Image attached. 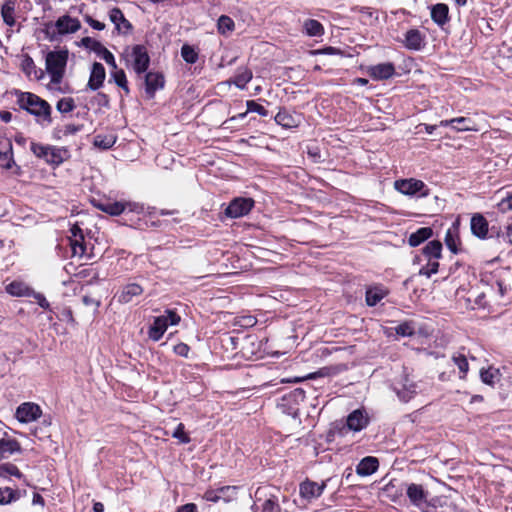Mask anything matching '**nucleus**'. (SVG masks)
Returning <instances> with one entry per match:
<instances>
[{
    "mask_svg": "<svg viewBox=\"0 0 512 512\" xmlns=\"http://www.w3.org/2000/svg\"><path fill=\"white\" fill-rule=\"evenodd\" d=\"M133 69L137 75L145 73L150 65V56L146 46L137 44L132 47Z\"/></svg>",
    "mask_w": 512,
    "mask_h": 512,
    "instance_id": "0eeeda50",
    "label": "nucleus"
},
{
    "mask_svg": "<svg viewBox=\"0 0 512 512\" xmlns=\"http://www.w3.org/2000/svg\"><path fill=\"white\" fill-rule=\"evenodd\" d=\"M427 259H439L442 256V243L439 240H432L422 249Z\"/></svg>",
    "mask_w": 512,
    "mask_h": 512,
    "instance_id": "2f4dec72",
    "label": "nucleus"
},
{
    "mask_svg": "<svg viewBox=\"0 0 512 512\" xmlns=\"http://www.w3.org/2000/svg\"><path fill=\"white\" fill-rule=\"evenodd\" d=\"M173 351L176 355L187 358L190 347L186 343L181 342L174 346Z\"/></svg>",
    "mask_w": 512,
    "mask_h": 512,
    "instance_id": "69168bd1",
    "label": "nucleus"
},
{
    "mask_svg": "<svg viewBox=\"0 0 512 512\" xmlns=\"http://www.w3.org/2000/svg\"><path fill=\"white\" fill-rule=\"evenodd\" d=\"M30 297H33L41 308L45 310L50 309V304L42 293L33 290V293Z\"/></svg>",
    "mask_w": 512,
    "mask_h": 512,
    "instance_id": "e2e57ef3",
    "label": "nucleus"
},
{
    "mask_svg": "<svg viewBox=\"0 0 512 512\" xmlns=\"http://www.w3.org/2000/svg\"><path fill=\"white\" fill-rule=\"evenodd\" d=\"M112 77H113L116 85L118 87L122 88L126 94H129L130 89L128 87V82H127V78H126V74H125L124 70H122V69L117 70L116 72H114L112 74Z\"/></svg>",
    "mask_w": 512,
    "mask_h": 512,
    "instance_id": "09e8293b",
    "label": "nucleus"
},
{
    "mask_svg": "<svg viewBox=\"0 0 512 512\" xmlns=\"http://www.w3.org/2000/svg\"><path fill=\"white\" fill-rule=\"evenodd\" d=\"M248 113H249V112H247V110H246V111H245V112H243V113H239V114H237V115H235V116H232V117H230V118L226 119V120L222 123L221 127H222L223 129H233V127L230 125V124H231V122H236V121H237V120H239V119H244V118L247 116V114H248Z\"/></svg>",
    "mask_w": 512,
    "mask_h": 512,
    "instance_id": "0e129e2a",
    "label": "nucleus"
},
{
    "mask_svg": "<svg viewBox=\"0 0 512 512\" xmlns=\"http://www.w3.org/2000/svg\"><path fill=\"white\" fill-rule=\"evenodd\" d=\"M470 228L475 237L485 239L488 234V221L483 215L474 214L471 218Z\"/></svg>",
    "mask_w": 512,
    "mask_h": 512,
    "instance_id": "6ab92c4d",
    "label": "nucleus"
},
{
    "mask_svg": "<svg viewBox=\"0 0 512 512\" xmlns=\"http://www.w3.org/2000/svg\"><path fill=\"white\" fill-rule=\"evenodd\" d=\"M143 293V288L137 283H129L125 285L118 294V302L126 304L133 300L134 297Z\"/></svg>",
    "mask_w": 512,
    "mask_h": 512,
    "instance_id": "5701e85b",
    "label": "nucleus"
},
{
    "mask_svg": "<svg viewBox=\"0 0 512 512\" xmlns=\"http://www.w3.org/2000/svg\"><path fill=\"white\" fill-rule=\"evenodd\" d=\"M237 490L238 487L236 486H222L218 488L219 494L222 495L221 499H224L225 501H230L235 498Z\"/></svg>",
    "mask_w": 512,
    "mask_h": 512,
    "instance_id": "5fc2aeb1",
    "label": "nucleus"
},
{
    "mask_svg": "<svg viewBox=\"0 0 512 512\" xmlns=\"http://www.w3.org/2000/svg\"><path fill=\"white\" fill-rule=\"evenodd\" d=\"M433 235L431 227H421L417 231L413 232L408 238V244L411 247H417Z\"/></svg>",
    "mask_w": 512,
    "mask_h": 512,
    "instance_id": "c756f323",
    "label": "nucleus"
},
{
    "mask_svg": "<svg viewBox=\"0 0 512 512\" xmlns=\"http://www.w3.org/2000/svg\"><path fill=\"white\" fill-rule=\"evenodd\" d=\"M437 260L438 259H428L426 266H423L420 269L419 274L424 275L427 278H430L433 274H436L439 269V262Z\"/></svg>",
    "mask_w": 512,
    "mask_h": 512,
    "instance_id": "de8ad7c7",
    "label": "nucleus"
},
{
    "mask_svg": "<svg viewBox=\"0 0 512 512\" xmlns=\"http://www.w3.org/2000/svg\"><path fill=\"white\" fill-rule=\"evenodd\" d=\"M167 328L168 325L164 317H155L153 323L149 327L148 336L153 341H159L164 335Z\"/></svg>",
    "mask_w": 512,
    "mask_h": 512,
    "instance_id": "a878e982",
    "label": "nucleus"
},
{
    "mask_svg": "<svg viewBox=\"0 0 512 512\" xmlns=\"http://www.w3.org/2000/svg\"><path fill=\"white\" fill-rule=\"evenodd\" d=\"M439 125L442 127L451 126L459 132L476 130L474 128V121L469 117H457L449 120H442Z\"/></svg>",
    "mask_w": 512,
    "mask_h": 512,
    "instance_id": "f3484780",
    "label": "nucleus"
},
{
    "mask_svg": "<svg viewBox=\"0 0 512 512\" xmlns=\"http://www.w3.org/2000/svg\"><path fill=\"white\" fill-rule=\"evenodd\" d=\"M109 19L115 25L118 34L128 35L133 31V25L127 20L118 7H114L109 11Z\"/></svg>",
    "mask_w": 512,
    "mask_h": 512,
    "instance_id": "9d476101",
    "label": "nucleus"
},
{
    "mask_svg": "<svg viewBox=\"0 0 512 512\" xmlns=\"http://www.w3.org/2000/svg\"><path fill=\"white\" fill-rule=\"evenodd\" d=\"M30 149L36 157L42 158L46 161L49 156V151L51 149V146L43 145V144L36 143V142H31Z\"/></svg>",
    "mask_w": 512,
    "mask_h": 512,
    "instance_id": "49530a36",
    "label": "nucleus"
},
{
    "mask_svg": "<svg viewBox=\"0 0 512 512\" xmlns=\"http://www.w3.org/2000/svg\"><path fill=\"white\" fill-rule=\"evenodd\" d=\"M70 245L73 256H83L86 251L84 242V235H80V238L70 239Z\"/></svg>",
    "mask_w": 512,
    "mask_h": 512,
    "instance_id": "a18cd8bd",
    "label": "nucleus"
},
{
    "mask_svg": "<svg viewBox=\"0 0 512 512\" xmlns=\"http://www.w3.org/2000/svg\"><path fill=\"white\" fill-rule=\"evenodd\" d=\"M21 498L20 489L10 487H0V505H8Z\"/></svg>",
    "mask_w": 512,
    "mask_h": 512,
    "instance_id": "473e14b6",
    "label": "nucleus"
},
{
    "mask_svg": "<svg viewBox=\"0 0 512 512\" xmlns=\"http://www.w3.org/2000/svg\"><path fill=\"white\" fill-rule=\"evenodd\" d=\"M253 77L252 71L248 67H239L231 82L239 89L243 90Z\"/></svg>",
    "mask_w": 512,
    "mask_h": 512,
    "instance_id": "c85d7f7f",
    "label": "nucleus"
},
{
    "mask_svg": "<svg viewBox=\"0 0 512 512\" xmlns=\"http://www.w3.org/2000/svg\"><path fill=\"white\" fill-rule=\"evenodd\" d=\"M20 69L28 78L33 77L36 80H41L45 76L44 71L36 67L34 60L29 54L21 55Z\"/></svg>",
    "mask_w": 512,
    "mask_h": 512,
    "instance_id": "4468645a",
    "label": "nucleus"
},
{
    "mask_svg": "<svg viewBox=\"0 0 512 512\" xmlns=\"http://www.w3.org/2000/svg\"><path fill=\"white\" fill-rule=\"evenodd\" d=\"M368 74L374 80L381 81L391 78L395 74L394 64L391 62L370 66Z\"/></svg>",
    "mask_w": 512,
    "mask_h": 512,
    "instance_id": "f8f14e48",
    "label": "nucleus"
},
{
    "mask_svg": "<svg viewBox=\"0 0 512 512\" xmlns=\"http://www.w3.org/2000/svg\"><path fill=\"white\" fill-rule=\"evenodd\" d=\"M10 476H14L18 479L25 478L23 473L13 463L7 462L0 464V478L8 479Z\"/></svg>",
    "mask_w": 512,
    "mask_h": 512,
    "instance_id": "f704fd0d",
    "label": "nucleus"
},
{
    "mask_svg": "<svg viewBox=\"0 0 512 512\" xmlns=\"http://www.w3.org/2000/svg\"><path fill=\"white\" fill-rule=\"evenodd\" d=\"M15 1L6 0L1 7V16L3 18V22L12 27L15 25Z\"/></svg>",
    "mask_w": 512,
    "mask_h": 512,
    "instance_id": "7c9ffc66",
    "label": "nucleus"
},
{
    "mask_svg": "<svg viewBox=\"0 0 512 512\" xmlns=\"http://www.w3.org/2000/svg\"><path fill=\"white\" fill-rule=\"evenodd\" d=\"M280 510L278 499L275 496H271L266 499L262 504L261 512H278Z\"/></svg>",
    "mask_w": 512,
    "mask_h": 512,
    "instance_id": "864d4df0",
    "label": "nucleus"
},
{
    "mask_svg": "<svg viewBox=\"0 0 512 512\" xmlns=\"http://www.w3.org/2000/svg\"><path fill=\"white\" fill-rule=\"evenodd\" d=\"M20 443L13 438H1L0 439V460L8 458L14 453L21 452Z\"/></svg>",
    "mask_w": 512,
    "mask_h": 512,
    "instance_id": "b1692460",
    "label": "nucleus"
},
{
    "mask_svg": "<svg viewBox=\"0 0 512 512\" xmlns=\"http://www.w3.org/2000/svg\"><path fill=\"white\" fill-rule=\"evenodd\" d=\"M500 375L499 370L489 367L487 369L482 368L480 370V378L484 384L493 386L495 384V379Z\"/></svg>",
    "mask_w": 512,
    "mask_h": 512,
    "instance_id": "58836bf2",
    "label": "nucleus"
},
{
    "mask_svg": "<svg viewBox=\"0 0 512 512\" xmlns=\"http://www.w3.org/2000/svg\"><path fill=\"white\" fill-rule=\"evenodd\" d=\"M291 400L294 403L303 402L305 399V391L301 388H296L293 391H291L288 395H285L283 397V400Z\"/></svg>",
    "mask_w": 512,
    "mask_h": 512,
    "instance_id": "6e6d98bb",
    "label": "nucleus"
},
{
    "mask_svg": "<svg viewBox=\"0 0 512 512\" xmlns=\"http://www.w3.org/2000/svg\"><path fill=\"white\" fill-rule=\"evenodd\" d=\"M431 19L440 27H443L450 20L449 7L444 3H437L431 7Z\"/></svg>",
    "mask_w": 512,
    "mask_h": 512,
    "instance_id": "4be33fe9",
    "label": "nucleus"
},
{
    "mask_svg": "<svg viewBox=\"0 0 512 512\" xmlns=\"http://www.w3.org/2000/svg\"><path fill=\"white\" fill-rule=\"evenodd\" d=\"M83 128H84L83 124H78V125L67 124L64 126L63 130H60L59 132H62L63 136H69V135H74V134L82 131Z\"/></svg>",
    "mask_w": 512,
    "mask_h": 512,
    "instance_id": "052dcab7",
    "label": "nucleus"
},
{
    "mask_svg": "<svg viewBox=\"0 0 512 512\" xmlns=\"http://www.w3.org/2000/svg\"><path fill=\"white\" fill-rule=\"evenodd\" d=\"M394 189L403 195L418 197H427L430 191L423 181L415 178L396 180Z\"/></svg>",
    "mask_w": 512,
    "mask_h": 512,
    "instance_id": "20e7f679",
    "label": "nucleus"
},
{
    "mask_svg": "<svg viewBox=\"0 0 512 512\" xmlns=\"http://www.w3.org/2000/svg\"><path fill=\"white\" fill-rule=\"evenodd\" d=\"M459 241V237L452 229H448L445 235L444 242L447 248L453 253L457 254L459 252L457 242Z\"/></svg>",
    "mask_w": 512,
    "mask_h": 512,
    "instance_id": "c03bdc74",
    "label": "nucleus"
},
{
    "mask_svg": "<svg viewBox=\"0 0 512 512\" xmlns=\"http://www.w3.org/2000/svg\"><path fill=\"white\" fill-rule=\"evenodd\" d=\"M13 163L11 142L9 140L0 141V165L6 169H10Z\"/></svg>",
    "mask_w": 512,
    "mask_h": 512,
    "instance_id": "bb28decb",
    "label": "nucleus"
},
{
    "mask_svg": "<svg viewBox=\"0 0 512 512\" xmlns=\"http://www.w3.org/2000/svg\"><path fill=\"white\" fill-rule=\"evenodd\" d=\"M314 55H343V52L336 47L327 46L317 50L312 51Z\"/></svg>",
    "mask_w": 512,
    "mask_h": 512,
    "instance_id": "4d7b16f0",
    "label": "nucleus"
},
{
    "mask_svg": "<svg viewBox=\"0 0 512 512\" xmlns=\"http://www.w3.org/2000/svg\"><path fill=\"white\" fill-rule=\"evenodd\" d=\"M234 27H235V24H234V21L232 20V18H230L229 16H226V15H222L219 17L218 22H217V28H218L219 33L227 34L231 31H233Z\"/></svg>",
    "mask_w": 512,
    "mask_h": 512,
    "instance_id": "79ce46f5",
    "label": "nucleus"
},
{
    "mask_svg": "<svg viewBox=\"0 0 512 512\" xmlns=\"http://www.w3.org/2000/svg\"><path fill=\"white\" fill-rule=\"evenodd\" d=\"M127 211V206L124 205V203L122 202H119V201H110V200H105V207H104V212L111 215V216H118L122 213H126Z\"/></svg>",
    "mask_w": 512,
    "mask_h": 512,
    "instance_id": "e433bc0d",
    "label": "nucleus"
},
{
    "mask_svg": "<svg viewBox=\"0 0 512 512\" xmlns=\"http://www.w3.org/2000/svg\"><path fill=\"white\" fill-rule=\"evenodd\" d=\"M247 112H255L260 116L266 117L269 115V111L254 100H248L246 102Z\"/></svg>",
    "mask_w": 512,
    "mask_h": 512,
    "instance_id": "603ef678",
    "label": "nucleus"
},
{
    "mask_svg": "<svg viewBox=\"0 0 512 512\" xmlns=\"http://www.w3.org/2000/svg\"><path fill=\"white\" fill-rule=\"evenodd\" d=\"M181 56L186 63L194 64L198 60V52L189 44H184L181 47Z\"/></svg>",
    "mask_w": 512,
    "mask_h": 512,
    "instance_id": "ea45409f",
    "label": "nucleus"
},
{
    "mask_svg": "<svg viewBox=\"0 0 512 512\" xmlns=\"http://www.w3.org/2000/svg\"><path fill=\"white\" fill-rule=\"evenodd\" d=\"M406 495L410 503L421 512H438L436 499L427 500L428 491L421 484L410 483L406 487Z\"/></svg>",
    "mask_w": 512,
    "mask_h": 512,
    "instance_id": "7ed1b4c3",
    "label": "nucleus"
},
{
    "mask_svg": "<svg viewBox=\"0 0 512 512\" xmlns=\"http://www.w3.org/2000/svg\"><path fill=\"white\" fill-rule=\"evenodd\" d=\"M424 35L418 29H410L405 33L404 46L409 50L419 51L424 46Z\"/></svg>",
    "mask_w": 512,
    "mask_h": 512,
    "instance_id": "a211bd4d",
    "label": "nucleus"
},
{
    "mask_svg": "<svg viewBox=\"0 0 512 512\" xmlns=\"http://www.w3.org/2000/svg\"><path fill=\"white\" fill-rule=\"evenodd\" d=\"M68 60V52L66 50L49 51L46 54L45 64L46 71L51 77L52 84H60L65 73Z\"/></svg>",
    "mask_w": 512,
    "mask_h": 512,
    "instance_id": "f03ea898",
    "label": "nucleus"
},
{
    "mask_svg": "<svg viewBox=\"0 0 512 512\" xmlns=\"http://www.w3.org/2000/svg\"><path fill=\"white\" fill-rule=\"evenodd\" d=\"M275 122L283 128H294L299 125V116L293 115L286 109H280L274 117Z\"/></svg>",
    "mask_w": 512,
    "mask_h": 512,
    "instance_id": "393cba45",
    "label": "nucleus"
},
{
    "mask_svg": "<svg viewBox=\"0 0 512 512\" xmlns=\"http://www.w3.org/2000/svg\"><path fill=\"white\" fill-rule=\"evenodd\" d=\"M453 361L464 375L468 372L469 364L464 355L454 356Z\"/></svg>",
    "mask_w": 512,
    "mask_h": 512,
    "instance_id": "13d9d810",
    "label": "nucleus"
},
{
    "mask_svg": "<svg viewBox=\"0 0 512 512\" xmlns=\"http://www.w3.org/2000/svg\"><path fill=\"white\" fill-rule=\"evenodd\" d=\"M384 296V293L378 289H368L365 296L366 304L370 307L376 306Z\"/></svg>",
    "mask_w": 512,
    "mask_h": 512,
    "instance_id": "37998d69",
    "label": "nucleus"
},
{
    "mask_svg": "<svg viewBox=\"0 0 512 512\" xmlns=\"http://www.w3.org/2000/svg\"><path fill=\"white\" fill-rule=\"evenodd\" d=\"M8 294L16 297H30L33 289L21 281H13L6 286Z\"/></svg>",
    "mask_w": 512,
    "mask_h": 512,
    "instance_id": "cd10ccee",
    "label": "nucleus"
},
{
    "mask_svg": "<svg viewBox=\"0 0 512 512\" xmlns=\"http://www.w3.org/2000/svg\"><path fill=\"white\" fill-rule=\"evenodd\" d=\"M369 423V418L364 410L356 409L351 412L347 417V427L355 432L361 431L366 428Z\"/></svg>",
    "mask_w": 512,
    "mask_h": 512,
    "instance_id": "2eb2a0df",
    "label": "nucleus"
},
{
    "mask_svg": "<svg viewBox=\"0 0 512 512\" xmlns=\"http://www.w3.org/2000/svg\"><path fill=\"white\" fill-rule=\"evenodd\" d=\"M116 136L113 134L109 135H96L94 137V145L98 148L107 150L110 149L116 143Z\"/></svg>",
    "mask_w": 512,
    "mask_h": 512,
    "instance_id": "4c0bfd02",
    "label": "nucleus"
},
{
    "mask_svg": "<svg viewBox=\"0 0 512 512\" xmlns=\"http://www.w3.org/2000/svg\"><path fill=\"white\" fill-rule=\"evenodd\" d=\"M393 390L400 401L407 403L418 393V384L405 376L400 382L394 384Z\"/></svg>",
    "mask_w": 512,
    "mask_h": 512,
    "instance_id": "6e6552de",
    "label": "nucleus"
},
{
    "mask_svg": "<svg viewBox=\"0 0 512 512\" xmlns=\"http://www.w3.org/2000/svg\"><path fill=\"white\" fill-rule=\"evenodd\" d=\"M172 437L179 440L182 444H187L191 441L189 435L185 432V427L183 423H179L172 433Z\"/></svg>",
    "mask_w": 512,
    "mask_h": 512,
    "instance_id": "8fccbe9b",
    "label": "nucleus"
},
{
    "mask_svg": "<svg viewBox=\"0 0 512 512\" xmlns=\"http://www.w3.org/2000/svg\"><path fill=\"white\" fill-rule=\"evenodd\" d=\"M84 20L93 28V29H96V30H99V31H102L105 29V24L98 21V20H95L94 18H92L90 15H85L84 16Z\"/></svg>",
    "mask_w": 512,
    "mask_h": 512,
    "instance_id": "338daca9",
    "label": "nucleus"
},
{
    "mask_svg": "<svg viewBox=\"0 0 512 512\" xmlns=\"http://www.w3.org/2000/svg\"><path fill=\"white\" fill-rule=\"evenodd\" d=\"M54 26L57 28V33L60 35L74 33L81 27L80 21L72 18L69 15H64L55 22Z\"/></svg>",
    "mask_w": 512,
    "mask_h": 512,
    "instance_id": "dca6fc26",
    "label": "nucleus"
},
{
    "mask_svg": "<svg viewBox=\"0 0 512 512\" xmlns=\"http://www.w3.org/2000/svg\"><path fill=\"white\" fill-rule=\"evenodd\" d=\"M105 77L106 71L104 66L99 62H94L91 68L87 88L92 91H97L103 86Z\"/></svg>",
    "mask_w": 512,
    "mask_h": 512,
    "instance_id": "ddd939ff",
    "label": "nucleus"
},
{
    "mask_svg": "<svg viewBox=\"0 0 512 512\" xmlns=\"http://www.w3.org/2000/svg\"><path fill=\"white\" fill-rule=\"evenodd\" d=\"M93 102L97 104L99 107L109 108L110 106L109 96L102 92L97 93V95L94 97Z\"/></svg>",
    "mask_w": 512,
    "mask_h": 512,
    "instance_id": "680f3d73",
    "label": "nucleus"
},
{
    "mask_svg": "<svg viewBox=\"0 0 512 512\" xmlns=\"http://www.w3.org/2000/svg\"><path fill=\"white\" fill-rule=\"evenodd\" d=\"M165 85L164 75L160 72H147L145 75V92L149 99L154 98L157 90L163 89Z\"/></svg>",
    "mask_w": 512,
    "mask_h": 512,
    "instance_id": "9b49d317",
    "label": "nucleus"
},
{
    "mask_svg": "<svg viewBox=\"0 0 512 512\" xmlns=\"http://www.w3.org/2000/svg\"><path fill=\"white\" fill-rule=\"evenodd\" d=\"M67 149L51 146L49 156L46 163L59 166L64 161V155L67 154Z\"/></svg>",
    "mask_w": 512,
    "mask_h": 512,
    "instance_id": "c9c22d12",
    "label": "nucleus"
},
{
    "mask_svg": "<svg viewBox=\"0 0 512 512\" xmlns=\"http://www.w3.org/2000/svg\"><path fill=\"white\" fill-rule=\"evenodd\" d=\"M303 29L308 36L318 37L324 34L323 25L315 19H307L303 24Z\"/></svg>",
    "mask_w": 512,
    "mask_h": 512,
    "instance_id": "72a5a7b5",
    "label": "nucleus"
},
{
    "mask_svg": "<svg viewBox=\"0 0 512 512\" xmlns=\"http://www.w3.org/2000/svg\"><path fill=\"white\" fill-rule=\"evenodd\" d=\"M17 103L21 109L26 110L28 113L37 118H41L47 124L52 123V108L50 104L31 92L16 91Z\"/></svg>",
    "mask_w": 512,
    "mask_h": 512,
    "instance_id": "f257e3e1",
    "label": "nucleus"
},
{
    "mask_svg": "<svg viewBox=\"0 0 512 512\" xmlns=\"http://www.w3.org/2000/svg\"><path fill=\"white\" fill-rule=\"evenodd\" d=\"M325 486V483L318 484L317 482L306 480L300 484V495L305 499L317 498L322 494Z\"/></svg>",
    "mask_w": 512,
    "mask_h": 512,
    "instance_id": "aec40b11",
    "label": "nucleus"
},
{
    "mask_svg": "<svg viewBox=\"0 0 512 512\" xmlns=\"http://www.w3.org/2000/svg\"><path fill=\"white\" fill-rule=\"evenodd\" d=\"M76 108V104L73 98L64 97L58 100L56 104V109L61 114H66L72 112Z\"/></svg>",
    "mask_w": 512,
    "mask_h": 512,
    "instance_id": "a19ab883",
    "label": "nucleus"
},
{
    "mask_svg": "<svg viewBox=\"0 0 512 512\" xmlns=\"http://www.w3.org/2000/svg\"><path fill=\"white\" fill-rule=\"evenodd\" d=\"M42 414L39 405L32 402H25L16 409L15 417L21 423H29L38 419Z\"/></svg>",
    "mask_w": 512,
    "mask_h": 512,
    "instance_id": "1a4fd4ad",
    "label": "nucleus"
},
{
    "mask_svg": "<svg viewBox=\"0 0 512 512\" xmlns=\"http://www.w3.org/2000/svg\"><path fill=\"white\" fill-rule=\"evenodd\" d=\"M81 45L90 49L101 57L110 67L117 69V64L114 55L98 40L91 37H84L81 39Z\"/></svg>",
    "mask_w": 512,
    "mask_h": 512,
    "instance_id": "423d86ee",
    "label": "nucleus"
},
{
    "mask_svg": "<svg viewBox=\"0 0 512 512\" xmlns=\"http://www.w3.org/2000/svg\"><path fill=\"white\" fill-rule=\"evenodd\" d=\"M254 204L252 198L236 197L226 207L225 215L229 218L243 217L251 211Z\"/></svg>",
    "mask_w": 512,
    "mask_h": 512,
    "instance_id": "39448f33",
    "label": "nucleus"
},
{
    "mask_svg": "<svg viewBox=\"0 0 512 512\" xmlns=\"http://www.w3.org/2000/svg\"><path fill=\"white\" fill-rule=\"evenodd\" d=\"M379 468V461L376 457L366 456L356 466V473L365 477L374 474Z\"/></svg>",
    "mask_w": 512,
    "mask_h": 512,
    "instance_id": "412c9836",
    "label": "nucleus"
},
{
    "mask_svg": "<svg viewBox=\"0 0 512 512\" xmlns=\"http://www.w3.org/2000/svg\"><path fill=\"white\" fill-rule=\"evenodd\" d=\"M161 317H164L166 319L168 326L169 325H177L181 320V317L174 310H170V309H167L165 311V314L161 315Z\"/></svg>",
    "mask_w": 512,
    "mask_h": 512,
    "instance_id": "bf43d9fd",
    "label": "nucleus"
},
{
    "mask_svg": "<svg viewBox=\"0 0 512 512\" xmlns=\"http://www.w3.org/2000/svg\"><path fill=\"white\" fill-rule=\"evenodd\" d=\"M499 208L502 212L512 210V194L502 199V201L499 203Z\"/></svg>",
    "mask_w": 512,
    "mask_h": 512,
    "instance_id": "774afa93",
    "label": "nucleus"
},
{
    "mask_svg": "<svg viewBox=\"0 0 512 512\" xmlns=\"http://www.w3.org/2000/svg\"><path fill=\"white\" fill-rule=\"evenodd\" d=\"M395 332L397 335L407 337L414 335L415 328L411 322H403L400 323L397 327H395Z\"/></svg>",
    "mask_w": 512,
    "mask_h": 512,
    "instance_id": "3c124183",
    "label": "nucleus"
}]
</instances>
